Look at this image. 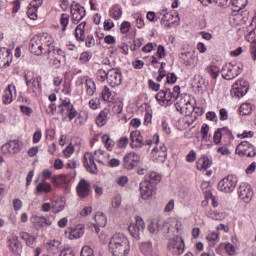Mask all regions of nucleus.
I'll return each mask as SVG.
<instances>
[{"mask_svg": "<svg viewBox=\"0 0 256 256\" xmlns=\"http://www.w3.org/2000/svg\"><path fill=\"white\" fill-rule=\"evenodd\" d=\"M114 113H117L118 115L122 113L123 111V102H118L113 106Z\"/></svg>", "mask_w": 256, "mask_h": 256, "instance_id": "obj_58", "label": "nucleus"}, {"mask_svg": "<svg viewBox=\"0 0 256 256\" xmlns=\"http://www.w3.org/2000/svg\"><path fill=\"white\" fill-rule=\"evenodd\" d=\"M123 15V10L121 9V5L116 4L110 9V17L117 21Z\"/></svg>", "mask_w": 256, "mask_h": 256, "instance_id": "obj_31", "label": "nucleus"}, {"mask_svg": "<svg viewBox=\"0 0 256 256\" xmlns=\"http://www.w3.org/2000/svg\"><path fill=\"white\" fill-rule=\"evenodd\" d=\"M234 84H238V87L243 90V88H246V91H249V82L245 80H238Z\"/></svg>", "mask_w": 256, "mask_h": 256, "instance_id": "obj_52", "label": "nucleus"}, {"mask_svg": "<svg viewBox=\"0 0 256 256\" xmlns=\"http://www.w3.org/2000/svg\"><path fill=\"white\" fill-rule=\"evenodd\" d=\"M232 5L234 7L242 9V7H245L247 5V0H232Z\"/></svg>", "mask_w": 256, "mask_h": 256, "instance_id": "obj_51", "label": "nucleus"}, {"mask_svg": "<svg viewBox=\"0 0 256 256\" xmlns=\"http://www.w3.org/2000/svg\"><path fill=\"white\" fill-rule=\"evenodd\" d=\"M227 119H229V112H227V109H220V121H227Z\"/></svg>", "mask_w": 256, "mask_h": 256, "instance_id": "obj_56", "label": "nucleus"}, {"mask_svg": "<svg viewBox=\"0 0 256 256\" xmlns=\"http://www.w3.org/2000/svg\"><path fill=\"white\" fill-rule=\"evenodd\" d=\"M8 247L14 255H21L23 253V244L19 241L18 236H13L8 240Z\"/></svg>", "mask_w": 256, "mask_h": 256, "instance_id": "obj_18", "label": "nucleus"}, {"mask_svg": "<svg viewBox=\"0 0 256 256\" xmlns=\"http://www.w3.org/2000/svg\"><path fill=\"white\" fill-rule=\"evenodd\" d=\"M221 137H223V134L221 133V130L218 129L215 133H214V143L216 145H219V143H221Z\"/></svg>", "mask_w": 256, "mask_h": 256, "instance_id": "obj_55", "label": "nucleus"}, {"mask_svg": "<svg viewBox=\"0 0 256 256\" xmlns=\"http://www.w3.org/2000/svg\"><path fill=\"white\" fill-rule=\"evenodd\" d=\"M148 230L150 231V233H159V220L155 219L152 220L151 223L148 226Z\"/></svg>", "mask_w": 256, "mask_h": 256, "instance_id": "obj_43", "label": "nucleus"}, {"mask_svg": "<svg viewBox=\"0 0 256 256\" xmlns=\"http://www.w3.org/2000/svg\"><path fill=\"white\" fill-rule=\"evenodd\" d=\"M209 133V125L203 124L201 127L202 139H207V134Z\"/></svg>", "mask_w": 256, "mask_h": 256, "instance_id": "obj_59", "label": "nucleus"}, {"mask_svg": "<svg viewBox=\"0 0 256 256\" xmlns=\"http://www.w3.org/2000/svg\"><path fill=\"white\" fill-rule=\"evenodd\" d=\"M238 197L244 203H251L253 199V188L247 183H241L238 187Z\"/></svg>", "mask_w": 256, "mask_h": 256, "instance_id": "obj_13", "label": "nucleus"}, {"mask_svg": "<svg viewBox=\"0 0 256 256\" xmlns=\"http://www.w3.org/2000/svg\"><path fill=\"white\" fill-rule=\"evenodd\" d=\"M141 165V156L135 152H130L124 157L123 167L128 171L135 169Z\"/></svg>", "mask_w": 256, "mask_h": 256, "instance_id": "obj_9", "label": "nucleus"}, {"mask_svg": "<svg viewBox=\"0 0 256 256\" xmlns=\"http://www.w3.org/2000/svg\"><path fill=\"white\" fill-rule=\"evenodd\" d=\"M207 73L212 77V79H217L219 77V67L216 65H210L206 69Z\"/></svg>", "mask_w": 256, "mask_h": 256, "instance_id": "obj_38", "label": "nucleus"}, {"mask_svg": "<svg viewBox=\"0 0 256 256\" xmlns=\"http://www.w3.org/2000/svg\"><path fill=\"white\" fill-rule=\"evenodd\" d=\"M23 150V141L19 139L10 140L2 145V151H7L9 155H18Z\"/></svg>", "mask_w": 256, "mask_h": 256, "instance_id": "obj_11", "label": "nucleus"}, {"mask_svg": "<svg viewBox=\"0 0 256 256\" xmlns=\"http://www.w3.org/2000/svg\"><path fill=\"white\" fill-rule=\"evenodd\" d=\"M236 155L240 157H255V147L253 144L243 141L236 147Z\"/></svg>", "mask_w": 256, "mask_h": 256, "instance_id": "obj_10", "label": "nucleus"}, {"mask_svg": "<svg viewBox=\"0 0 256 256\" xmlns=\"http://www.w3.org/2000/svg\"><path fill=\"white\" fill-rule=\"evenodd\" d=\"M70 239H81L85 234V226L83 224H79L74 228L69 229Z\"/></svg>", "mask_w": 256, "mask_h": 256, "instance_id": "obj_22", "label": "nucleus"}, {"mask_svg": "<svg viewBox=\"0 0 256 256\" xmlns=\"http://www.w3.org/2000/svg\"><path fill=\"white\" fill-rule=\"evenodd\" d=\"M97 79L98 81H101L103 83V81H105L106 79H109V72H106L103 69H99L97 72Z\"/></svg>", "mask_w": 256, "mask_h": 256, "instance_id": "obj_45", "label": "nucleus"}, {"mask_svg": "<svg viewBox=\"0 0 256 256\" xmlns=\"http://www.w3.org/2000/svg\"><path fill=\"white\" fill-rule=\"evenodd\" d=\"M128 231L134 239L138 241V239H141V235L143 231H145V222L143 221V218L137 216L135 224H131L128 227Z\"/></svg>", "mask_w": 256, "mask_h": 256, "instance_id": "obj_8", "label": "nucleus"}, {"mask_svg": "<svg viewBox=\"0 0 256 256\" xmlns=\"http://www.w3.org/2000/svg\"><path fill=\"white\" fill-rule=\"evenodd\" d=\"M162 229L164 231V235H166L167 239H169L167 248L169 251H175L177 255H183L185 251V242L183 241V238L179 235L175 236L174 238H171V235H169V224H164L162 226Z\"/></svg>", "mask_w": 256, "mask_h": 256, "instance_id": "obj_4", "label": "nucleus"}, {"mask_svg": "<svg viewBox=\"0 0 256 256\" xmlns=\"http://www.w3.org/2000/svg\"><path fill=\"white\" fill-rule=\"evenodd\" d=\"M84 167L88 173H92V175H97V164L95 163V157L93 154L87 152L84 154Z\"/></svg>", "mask_w": 256, "mask_h": 256, "instance_id": "obj_15", "label": "nucleus"}, {"mask_svg": "<svg viewBox=\"0 0 256 256\" xmlns=\"http://www.w3.org/2000/svg\"><path fill=\"white\" fill-rule=\"evenodd\" d=\"M51 184L47 182L39 183L35 189V195H43V193H51Z\"/></svg>", "mask_w": 256, "mask_h": 256, "instance_id": "obj_28", "label": "nucleus"}, {"mask_svg": "<svg viewBox=\"0 0 256 256\" xmlns=\"http://www.w3.org/2000/svg\"><path fill=\"white\" fill-rule=\"evenodd\" d=\"M154 157L159 161L160 163H165L167 161V156H163V152L159 151V148L153 149Z\"/></svg>", "mask_w": 256, "mask_h": 256, "instance_id": "obj_41", "label": "nucleus"}, {"mask_svg": "<svg viewBox=\"0 0 256 256\" xmlns=\"http://www.w3.org/2000/svg\"><path fill=\"white\" fill-rule=\"evenodd\" d=\"M59 256H75V251L71 248H64Z\"/></svg>", "mask_w": 256, "mask_h": 256, "instance_id": "obj_53", "label": "nucleus"}, {"mask_svg": "<svg viewBox=\"0 0 256 256\" xmlns=\"http://www.w3.org/2000/svg\"><path fill=\"white\" fill-rule=\"evenodd\" d=\"M62 107H64V109L67 110V112H68V119L70 121H73V119H75V117H77V114H78L77 110H75V108H73L71 102H67V101L63 102L62 103Z\"/></svg>", "mask_w": 256, "mask_h": 256, "instance_id": "obj_29", "label": "nucleus"}, {"mask_svg": "<svg viewBox=\"0 0 256 256\" xmlns=\"http://www.w3.org/2000/svg\"><path fill=\"white\" fill-rule=\"evenodd\" d=\"M20 238L25 241L27 247H33L35 245L36 237L27 232H20Z\"/></svg>", "mask_w": 256, "mask_h": 256, "instance_id": "obj_30", "label": "nucleus"}, {"mask_svg": "<svg viewBox=\"0 0 256 256\" xmlns=\"http://www.w3.org/2000/svg\"><path fill=\"white\" fill-rule=\"evenodd\" d=\"M85 25H87L85 21L81 22L75 29V37L77 41H80L81 43L85 41Z\"/></svg>", "mask_w": 256, "mask_h": 256, "instance_id": "obj_25", "label": "nucleus"}, {"mask_svg": "<svg viewBox=\"0 0 256 256\" xmlns=\"http://www.w3.org/2000/svg\"><path fill=\"white\" fill-rule=\"evenodd\" d=\"M167 83H177V75H175V73H168Z\"/></svg>", "mask_w": 256, "mask_h": 256, "instance_id": "obj_62", "label": "nucleus"}, {"mask_svg": "<svg viewBox=\"0 0 256 256\" xmlns=\"http://www.w3.org/2000/svg\"><path fill=\"white\" fill-rule=\"evenodd\" d=\"M130 139L132 148L143 147V145H145V142L143 141V136H141V132L139 131L131 132Z\"/></svg>", "mask_w": 256, "mask_h": 256, "instance_id": "obj_19", "label": "nucleus"}, {"mask_svg": "<svg viewBox=\"0 0 256 256\" xmlns=\"http://www.w3.org/2000/svg\"><path fill=\"white\" fill-rule=\"evenodd\" d=\"M101 95L104 101H108V103H111V101H113V93H111L109 87L105 86Z\"/></svg>", "mask_w": 256, "mask_h": 256, "instance_id": "obj_39", "label": "nucleus"}, {"mask_svg": "<svg viewBox=\"0 0 256 256\" xmlns=\"http://www.w3.org/2000/svg\"><path fill=\"white\" fill-rule=\"evenodd\" d=\"M239 112L241 115H251L253 107L249 103H243L239 108Z\"/></svg>", "mask_w": 256, "mask_h": 256, "instance_id": "obj_36", "label": "nucleus"}, {"mask_svg": "<svg viewBox=\"0 0 256 256\" xmlns=\"http://www.w3.org/2000/svg\"><path fill=\"white\" fill-rule=\"evenodd\" d=\"M95 222L98 227H105V225H107V216H105V213L98 212L95 215Z\"/></svg>", "mask_w": 256, "mask_h": 256, "instance_id": "obj_32", "label": "nucleus"}, {"mask_svg": "<svg viewBox=\"0 0 256 256\" xmlns=\"http://www.w3.org/2000/svg\"><path fill=\"white\" fill-rule=\"evenodd\" d=\"M80 256H95V251L90 246H84L81 249Z\"/></svg>", "mask_w": 256, "mask_h": 256, "instance_id": "obj_44", "label": "nucleus"}, {"mask_svg": "<svg viewBox=\"0 0 256 256\" xmlns=\"http://www.w3.org/2000/svg\"><path fill=\"white\" fill-rule=\"evenodd\" d=\"M70 13L72 16V23L77 25V23L82 21L83 17H85V7L81 6V4L77 2H73L70 6Z\"/></svg>", "mask_w": 256, "mask_h": 256, "instance_id": "obj_12", "label": "nucleus"}, {"mask_svg": "<svg viewBox=\"0 0 256 256\" xmlns=\"http://www.w3.org/2000/svg\"><path fill=\"white\" fill-rule=\"evenodd\" d=\"M11 56V51L7 48H0V69L4 67H9V59Z\"/></svg>", "mask_w": 256, "mask_h": 256, "instance_id": "obj_21", "label": "nucleus"}, {"mask_svg": "<svg viewBox=\"0 0 256 256\" xmlns=\"http://www.w3.org/2000/svg\"><path fill=\"white\" fill-rule=\"evenodd\" d=\"M235 187H237V178L233 175L224 177L218 183V189L222 193H233V191H235Z\"/></svg>", "mask_w": 256, "mask_h": 256, "instance_id": "obj_5", "label": "nucleus"}, {"mask_svg": "<svg viewBox=\"0 0 256 256\" xmlns=\"http://www.w3.org/2000/svg\"><path fill=\"white\" fill-rule=\"evenodd\" d=\"M76 191L80 199H85L91 194V184L85 179H81L77 185Z\"/></svg>", "mask_w": 256, "mask_h": 256, "instance_id": "obj_16", "label": "nucleus"}, {"mask_svg": "<svg viewBox=\"0 0 256 256\" xmlns=\"http://www.w3.org/2000/svg\"><path fill=\"white\" fill-rule=\"evenodd\" d=\"M65 209V200L63 198H57L52 202V213H61Z\"/></svg>", "mask_w": 256, "mask_h": 256, "instance_id": "obj_27", "label": "nucleus"}, {"mask_svg": "<svg viewBox=\"0 0 256 256\" xmlns=\"http://www.w3.org/2000/svg\"><path fill=\"white\" fill-rule=\"evenodd\" d=\"M131 29V23L124 21L120 25V32L125 35L129 33V30Z\"/></svg>", "mask_w": 256, "mask_h": 256, "instance_id": "obj_47", "label": "nucleus"}, {"mask_svg": "<svg viewBox=\"0 0 256 256\" xmlns=\"http://www.w3.org/2000/svg\"><path fill=\"white\" fill-rule=\"evenodd\" d=\"M141 251L146 256L153 255V244L151 242H144L141 245Z\"/></svg>", "mask_w": 256, "mask_h": 256, "instance_id": "obj_34", "label": "nucleus"}, {"mask_svg": "<svg viewBox=\"0 0 256 256\" xmlns=\"http://www.w3.org/2000/svg\"><path fill=\"white\" fill-rule=\"evenodd\" d=\"M256 169V163L252 162L247 168H246V174L251 175L252 173H255Z\"/></svg>", "mask_w": 256, "mask_h": 256, "instance_id": "obj_63", "label": "nucleus"}, {"mask_svg": "<svg viewBox=\"0 0 256 256\" xmlns=\"http://www.w3.org/2000/svg\"><path fill=\"white\" fill-rule=\"evenodd\" d=\"M101 139H102V143H104V145L108 149V151H112L113 150V141H111V138L109 137V135L104 134Z\"/></svg>", "mask_w": 256, "mask_h": 256, "instance_id": "obj_40", "label": "nucleus"}, {"mask_svg": "<svg viewBox=\"0 0 256 256\" xmlns=\"http://www.w3.org/2000/svg\"><path fill=\"white\" fill-rule=\"evenodd\" d=\"M121 202L122 198L119 195L115 196L111 202L113 209H119V207H121Z\"/></svg>", "mask_w": 256, "mask_h": 256, "instance_id": "obj_48", "label": "nucleus"}, {"mask_svg": "<svg viewBox=\"0 0 256 256\" xmlns=\"http://www.w3.org/2000/svg\"><path fill=\"white\" fill-rule=\"evenodd\" d=\"M241 73V66L233 63H228L222 68V77L227 81L235 79Z\"/></svg>", "mask_w": 256, "mask_h": 256, "instance_id": "obj_6", "label": "nucleus"}, {"mask_svg": "<svg viewBox=\"0 0 256 256\" xmlns=\"http://www.w3.org/2000/svg\"><path fill=\"white\" fill-rule=\"evenodd\" d=\"M71 176L70 175H58L55 183L56 185H69V181H71Z\"/></svg>", "mask_w": 256, "mask_h": 256, "instance_id": "obj_37", "label": "nucleus"}, {"mask_svg": "<svg viewBox=\"0 0 256 256\" xmlns=\"http://www.w3.org/2000/svg\"><path fill=\"white\" fill-rule=\"evenodd\" d=\"M157 55L159 57V59H163V57H165V46L163 45H159L158 49H157Z\"/></svg>", "mask_w": 256, "mask_h": 256, "instance_id": "obj_61", "label": "nucleus"}, {"mask_svg": "<svg viewBox=\"0 0 256 256\" xmlns=\"http://www.w3.org/2000/svg\"><path fill=\"white\" fill-rule=\"evenodd\" d=\"M109 251L113 256H126L131 251L129 239L123 233L114 234L109 241Z\"/></svg>", "mask_w": 256, "mask_h": 256, "instance_id": "obj_1", "label": "nucleus"}, {"mask_svg": "<svg viewBox=\"0 0 256 256\" xmlns=\"http://www.w3.org/2000/svg\"><path fill=\"white\" fill-rule=\"evenodd\" d=\"M13 91H15V86L10 84L4 91V95L2 96L3 103L5 105L13 102Z\"/></svg>", "mask_w": 256, "mask_h": 256, "instance_id": "obj_24", "label": "nucleus"}, {"mask_svg": "<svg viewBox=\"0 0 256 256\" xmlns=\"http://www.w3.org/2000/svg\"><path fill=\"white\" fill-rule=\"evenodd\" d=\"M250 51H251L253 61H256V43H252L250 45Z\"/></svg>", "mask_w": 256, "mask_h": 256, "instance_id": "obj_64", "label": "nucleus"}, {"mask_svg": "<svg viewBox=\"0 0 256 256\" xmlns=\"http://www.w3.org/2000/svg\"><path fill=\"white\" fill-rule=\"evenodd\" d=\"M211 165H213V161L207 155H202L197 161L196 167L198 171H207Z\"/></svg>", "mask_w": 256, "mask_h": 256, "instance_id": "obj_20", "label": "nucleus"}, {"mask_svg": "<svg viewBox=\"0 0 256 256\" xmlns=\"http://www.w3.org/2000/svg\"><path fill=\"white\" fill-rule=\"evenodd\" d=\"M161 175L156 172H152L145 176V180L140 183V193L141 197L144 201H149L153 194L155 193V185L160 183Z\"/></svg>", "mask_w": 256, "mask_h": 256, "instance_id": "obj_2", "label": "nucleus"}, {"mask_svg": "<svg viewBox=\"0 0 256 256\" xmlns=\"http://www.w3.org/2000/svg\"><path fill=\"white\" fill-rule=\"evenodd\" d=\"M30 51L34 55H45L51 54L54 51L50 44H47V38L43 36H34L30 40Z\"/></svg>", "mask_w": 256, "mask_h": 256, "instance_id": "obj_3", "label": "nucleus"}, {"mask_svg": "<svg viewBox=\"0 0 256 256\" xmlns=\"http://www.w3.org/2000/svg\"><path fill=\"white\" fill-rule=\"evenodd\" d=\"M37 222L40 223L41 227H45V225H51L49 219L45 218L44 216L37 217Z\"/></svg>", "mask_w": 256, "mask_h": 256, "instance_id": "obj_54", "label": "nucleus"}, {"mask_svg": "<svg viewBox=\"0 0 256 256\" xmlns=\"http://www.w3.org/2000/svg\"><path fill=\"white\" fill-rule=\"evenodd\" d=\"M65 157H71V155H73V153H75V147L73 145H68L64 151H63Z\"/></svg>", "mask_w": 256, "mask_h": 256, "instance_id": "obj_49", "label": "nucleus"}, {"mask_svg": "<svg viewBox=\"0 0 256 256\" xmlns=\"http://www.w3.org/2000/svg\"><path fill=\"white\" fill-rule=\"evenodd\" d=\"M97 87L95 86V82L90 79V78H86V93L87 95H95V91H96Z\"/></svg>", "mask_w": 256, "mask_h": 256, "instance_id": "obj_33", "label": "nucleus"}, {"mask_svg": "<svg viewBox=\"0 0 256 256\" xmlns=\"http://www.w3.org/2000/svg\"><path fill=\"white\" fill-rule=\"evenodd\" d=\"M63 244L59 240H52L46 243V250L50 255H61V251H63Z\"/></svg>", "mask_w": 256, "mask_h": 256, "instance_id": "obj_17", "label": "nucleus"}, {"mask_svg": "<svg viewBox=\"0 0 256 256\" xmlns=\"http://www.w3.org/2000/svg\"><path fill=\"white\" fill-rule=\"evenodd\" d=\"M206 118L208 119V121H214L215 123H217V114L213 111L207 112Z\"/></svg>", "mask_w": 256, "mask_h": 256, "instance_id": "obj_60", "label": "nucleus"}, {"mask_svg": "<svg viewBox=\"0 0 256 256\" xmlns=\"http://www.w3.org/2000/svg\"><path fill=\"white\" fill-rule=\"evenodd\" d=\"M105 123H107V115H105V112H100L96 118V125H98V127H103Z\"/></svg>", "mask_w": 256, "mask_h": 256, "instance_id": "obj_42", "label": "nucleus"}, {"mask_svg": "<svg viewBox=\"0 0 256 256\" xmlns=\"http://www.w3.org/2000/svg\"><path fill=\"white\" fill-rule=\"evenodd\" d=\"M231 95L233 97H236V99H241V97H245V95H247V88L244 87L241 90V88L239 87V84H233L232 90H231Z\"/></svg>", "mask_w": 256, "mask_h": 256, "instance_id": "obj_26", "label": "nucleus"}, {"mask_svg": "<svg viewBox=\"0 0 256 256\" xmlns=\"http://www.w3.org/2000/svg\"><path fill=\"white\" fill-rule=\"evenodd\" d=\"M186 100L187 101L184 104L186 109V115H191V113L195 111V106L193 105V103H191L192 101H195V98H191V96H187Z\"/></svg>", "mask_w": 256, "mask_h": 256, "instance_id": "obj_35", "label": "nucleus"}, {"mask_svg": "<svg viewBox=\"0 0 256 256\" xmlns=\"http://www.w3.org/2000/svg\"><path fill=\"white\" fill-rule=\"evenodd\" d=\"M60 25L62 26V31H65V29H67V25H69V14L61 15Z\"/></svg>", "mask_w": 256, "mask_h": 256, "instance_id": "obj_46", "label": "nucleus"}, {"mask_svg": "<svg viewBox=\"0 0 256 256\" xmlns=\"http://www.w3.org/2000/svg\"><path fill=\"white\" fill-rule=\"evenodd\" d=\"M123 82V75L119 69L111 68L108 70V83L111 87H119Z\"/></svg>", "mask_w": 256, "mask_h": 256, "instance_id": "obj_14", "label": "nucleus"}, {"mask_svg": "<svg viewBox=\"0 0 256 256\" xmlns=\"http://www.w3.org/2000/svg\"><path fill=\"white\" fill-rule=\"evenodd\" d=\"M196 159L197 153L195 152V150H191L189 154L186 156V161H188V163H193L195 162Z\"/></svg>", "mask_w": 256, "mask_h": 256, "instance_id": "obj_50", "label": "nucleus"}, {"mask_svg": "<svg viewBox=\"0 0 256 256\" xmlns=\"http://www.w3.org/2000/svg\"><path fill=\"white\" fill-rule=\"evenodd\" d=\"M155 97L160 105H165V103L166 105H169L170 103H173V101H177V96H175L170 88L160 90Z\"/></svg>", "mask_w": 256, "mask_h": 256, "instance_id": "obj_7", "label": "nucleus"}, {"mask_svg": "<svg viewBox=\"0 0 256 256\" xmlns=\"http://www.w3.org/2000/svg\"><path fill=\"white\" fill-rule=\"evenodd\" d=\"M32 8H29L27 15L29 19H32V21H35L37 19V10L39 9L40 5H43V0H34L30 3Z\"/></svg>", "mask_w": 256, "mask_h": 256, "instance_id": "obj_23", "label": "nucleus"}, {"mask_svg": "<svg viewBox=\"0 0 256 256\" xmlns=\"http://www.w3.org/2000/svg\"><path fill=\"white\" fill-rule=\"evenodd\" d=\"M86 47H95V38L93 35H88L86 37Z\"/></svg>", "mask_w": 256, "mask_h": 256, "instance_id": "obj_57", "label": "nucleus"}]
</instances>
